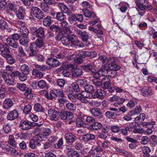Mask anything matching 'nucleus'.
Here are the masks:
<instances>
[{"mask_svg":"<svg viewBox=\"0 0 157 157\" xmlns=\"http://www.w3.org/2000/svg\"><path fill=\"white\" fill-rule=\"evenodd\" d=\"M60 40L63 44L65 46H67L70 44L76 48H82L84 47L83 44L80 41L75 35L63 36L60 38Z\"/></svg>","mask_w":157,"mask_h":157,"instance_id":"f257e3e1","label":"nucleus"},{"mask_svg":"<svg viewBox=\"0 0 157 157\" xmlns=\"http://www.w3.org/2000/svg\"><path fill=\"white\" fill-rule=\"evenodd\" d=\"M82 11L85 17L94 19L93 21L89 22L90 24L94 25L98 22V20L97 19V16L94 13L91 12L88 9L86 8H84Z\"/></svg>","mask_w":157,"mask_h":157,"instance_id":"f03ea898","label":"nucleus"},{"mask_svg":"<svg viewBox=\"0 0 157 157\" xmlns=\"http://www.w3.org/2000/svg\"><path fill=\"white\" fill-rule=\"evenodd\" d=\"M30 10L31 14L36 18L41 20L44 17V14L41 10L39 8L33 6L31 7Z\"/></svg>","mask_w":157,"mask_h":157,"instance_id":"7ed1b4c3","label":"nucleus"},{"mask_svg":"<svg viewBox=\"0 0 157 157\" xmlns=\"http://www.w3.org/2000/svg\"><path fill=\"white\" fill-rule=\"evenodd\" d=\"M41 141V139L39 136L35 135L29 142V147L33 149H36L37 146H39L41 145L40 141Z\"/></svg>","mask_w":157,"mask_h":157,"instance_id":"20e7f679","label":"nucleus"},{"mask_svg":"<svg viewBox=\"0 0 157 157\" xmlns=\"http://www.w3.org/2000/svg\"><path fill=\"white\" fill-rule=\"evenodd\" d=\"M117 58L116 57L110 58L108 67L110 70L117 71L121 67L116 63Z\"/></svg>","mask_w":157,"mask_h":157,"instance_id":"39448f33","label":"nucleus"},{"mask_svg":"<svg viewBox=\"0 0 157 157\" xmlns=\"http://www.w3.org/2000/svg\"><path fill=\"white\" fill-rule=\"evenodd\" d=\"M49 116L51 120L56 121L59 118V112H58L54 108H52L48 111Z\"/></svg>","mask_w":157,"mask_h":157,"instance_id":"423d86ee","label":"nucleus"},{"mask_svg":"<svg viewBox=\"0 0 157 157\" xmlns=\"http://www.w3.org/2000/svg\"><path fill=\"white\" fill-rule=\"evenodd\" d=\"M44 31V28L40 27L33 33L32 36L33 38L38 37V38L45 39Z\"/></svg>","mask_w":157,"mask_h":157,"instance_id":"0eeeda50","label":"nucleus"},{"mask_svg":"<svg viewBox=\"0 0 157 157\" xmlns=\"http://www.w3.org/2000/svg\"><path fill=\"white\" fill-rule=\"evenodd\" d=\"M76 33L78 37L84 42L88 41L89 39V33L85 31H82L79 29H76L75 30Z\"/></svg>","mask_w":157,"mask_h":157,"instance_id":"6e6552de","label":"nucleus"},{"mask_svg":"<svg viewBox=\"0 0 157 157\" xmlns=\"http://www.w3.org/2000/svg\"><path fill=\"white\" fill-rule=\"evenodd\" d=\"M109 110L107 111L105 113V115L108 119H113L115 118L119 113L118 109L115 108H110Z\"/></svg>","mask_w":157,"mask_h":157,"instance_id":"1a4fd4ad","label":"nucleus"},{"mask_svg":"<svg viewBox=\"0 0 157 157\" xmlns=\"http://www.w3.org/2000/svg\"><path fill=\"white\" fill-rule=\"evenodd\" d=\"M106 94L105 91L101 89H98L92 93L91 96L94 98H98L102 100L104 98V96Z\"/></svg>","mask_w":157,"mask_h":157,"instance_id":"9d476101","label":"nucleus"},{"mask_svg":"<svg viewBox=\"0 0 157 157\" xmlns=\"http://www.w3.org/2000/svg\"><path fill=\"white\" fill-rule=\"evenodd\" d=\"M153 93L152 88L148 86H144L141 90V94L144 97H147L152 95Z\"/></svg>","mask_w":157,"mask_h":157,"instance_id":"9b49d317","label":"nucleus"},{"mask_svg":"<svg viewBox=\"0 0 157 157\" xmlns=\"http://www.w3.org/2000/svg\"><path fill=\"white\" fill-rule=\"evenodd\" d=\"M64 137L67 144L73 143L77 139L76 135L71 132L66 133L64 135Z\"/></svg>","mask_w":157,"mask_h":157,"instance_id":"f8f14e48","label":"nucleus"},{"mask_svg":"<svg viewBox=\"0 0 157 157\" xmlns=\"http://www.w3.org/2000/svg\"><path fill=\"white\" fill-rule=\"evenodd\" d=\"M47 63L49 66L53 67H57L60 65V63L57 59L50 58L46 60Z\"/></svg>","mask_w":157,"mask_h":157,"instance_id":"ddd939ff","label":"nucleus"},{"mask_svg":"<svg viewBox=\"0 0 157 157\" xmlns=\"http://www.w3.org/2000/svg\"><path fill=\"white\" fill-rule=\"evenodd\" d=\"M108 71V70L106 69V66L105 65H102L99 71L95 73L94 77L96 79L99 78L101 76L107 74Z\"/></svg>","mask_w":157,"mask_h":157,"instance_id":"4468645a","label":"nucleus"},{"mask_svg":"<svg viewBox=\"0 0 157 157\" xmlns=\"http://www.w3.org/2000/svg\"><path fill=\"white\" fill-rule=\"evenodd\" d=\"M59 115L61 119L63 120H70L74 117L72 113L66 111L61 112Z\"/></svg>","mask_w":157,"mask_h":157,"instance_id":"2eb2a0df","label":"nucleus"},{"mask_svg":"<svg viewBox=\"0 0 157 157\" xmlns=\"http://www.w3.org/2000/svg\"><path fill=\"white\" fill-rule=\"evenodd\" d=\"M136 121L134 122H131L129 124V126L131 128L133 129V132L134 133H142L144 132V130L142 128H137V127H139L140 126L139 124L136 122Z\"/></svg>","mask_w":157,"mask_h":157,"instance_id":"dca6fc26","label":"nucleus"},{"mask_svg":"<svg viewBox=\"0 0 157 157\" xmlns=\"http://www.w3.org/2000/svg\"><path fill=\"white\" fill-rule=\"evenodd\" d=\"M16 15L17 18L21 20H22L25 18L26 14V10L23 6H20L17 10V11Z\"/></svg>","mask_w":157,"mask_h":157,"instance_id":"f3484780","label":"nucleus"},{"mask_svg":"<svg viewBox=\"0 0 157 157\" xmlns=\"http://www.w3.org/2000/svg\"><path fill=\"white\" fill-rule=\"evenodd\" d=\"M91 114L95 117H98L99 119L102 118L103 116L101 115L102 111L99 108H93L90 110Z\"/></svg>","mask_w":157,"mask_h":157,"instance_id":"a211bd4d","label":"nucleus"},{"mask_svg":"<svg viewBox=\"0 0 157 157\" xmlns=\"http://www.w3.org/2000/svg\"><path fill=\"white\" fill-rule=\"evenodd\" d=\"M19 113L16 109H14L10 111L7 116V119L9 121H12L17 118Z\"/></svg>","mask_w":157,"mask_h":157,"instance_id":"6ab92c4d","label":"nucleus"},{"mask_svg":"<svg viewBox=\"0 0 157 157\" xmlns=\"http://www.w3.org/2000/svg\"><path fill=\"white\" fill-rule=\"evenodd\" d=\"M84 115L78 117L76 120V125L79 127H84L86 126Z\"/></svg>","mask_w":157,"mask_h":157,"instance_id":"aec40b11","label":"nucleus"},{"mask_svg":"<svg viewBox=\"0 0 157 157\" xmlns=\"http://www.w3.org/2000/svg\"><path fill=\"white\" fill-rule=\"evenodd\" d=\"M102 85L104 90L109 88L111 85V81L110 79L105 77L101 79Z\"/></svg>","mask_w":157,"mask_h":157,"instance_id":"412c9836","label":"nucleus"},{"mask_svg":"<svg viewBox=\"0 0 157 157\" xmlns=\"http://www.w3.org/2000/svg\"><path fill=\"white\" fill-rule=\"evenodd\" d=\"M82 68L86 71H91L93 73H95L96 71L94 69V66L92 62H90L84 65L82 67Z\"/></svg>","mask_w":157,"mask_h":157,"instance_id":"4be33fe9","label":"nucleus"},{"mask_svg":"<svg viewBox=\"0 0 157 157\" xmlns=\"http://www.w3.org/2000/svg\"><path fill=\"white\" fill-rule=\"evenodd\" d=\"M19 127L23 130H28L30 129L29 121L28 120H21L20 123Z\"/></svg>","mask_w":157,"mask_h":157,"instance_id":"5701e85b","label":"nucleus"},{"mask_svg":"<svg viewBox=\"0 0 157 157\" xmlns=\"http://www.w3.org/2000/svg\"><path fill=\"white\" fill-rule=\"evenodd\" d=\"M95 138V136L94 135L88 133L83 135L82 136V140L84 142H87L94 140Z\"/></svg>","mask_w":157,"mask_h":157,"instance_id":"b1692460","label":"nucleus"},{"mask_svg":"<svg viewBox=\"0 0 157 157\" xmlns=\"http://www.w3.org/2000/svg\"><path fill=\"white\" fill-rule=\"evenodd\" d=\"M13 103L12 100L10 98L6 99L3 104V108L5 109H9L13 105Z\"/></svg>","mask_w":157,"mask_h":157,"instance_id":"393cba45","label":"nucleus"},{"mask_svg":"<svg viewBox=\"0 0 157 157\" xmlns=\"http://www.w3.org/2000/svg\"><path fill=\"white\" fill-rule=\"evenodd\" d=\"M103 126L102 124L99 122L94 121L90 126V128L92 130H100Z\"/></svg>","mask_w":157,"mask_h":157,"instance_id":"a878e982","label":"nucleus"},{"mask_svg":"<svg viewBox=\"0 0 157 157\" xmlns=\"http://www.w3.org/2000/svg\"><path fill=\"white\" fill-rule=\"evenodd\" d=\"M10 52L9 50V46L8 44H7L6 46L4 47L1 51L0 52V54L3 57H6L8 56Z\"/></svg>","mask_w":157,"mask_h":157,"instance_id":"bb28decb","label":"nucleus"},{"mask_svg":"<svg viewBox=\"0 0 157 157\" xmlns=\"http://www.w3.org/2000/svg\"><path fill=\"white\" fill-rule=\"evenodd\" d=\"M142 111L141 107L140 105L137 106L133 110L130 111L128 113V115H133L139 114Z\"/></svg>","mask_w":157,"mask_h":157,"instance_id":"cd10ccee","label":"nucleus"},{"mask_svg":"<svg viewBox=\"0 0 157 157\" xmlns=\"http://www.w3.org/2000/svg\"><path fill=\"white\" fill-rule=\"evenodd\" d=\"M44 39L38 38L35 42L31 44L35 45L36 48H40L44 45Z\"/></svg>","mask_w":157,"mask_h":157,"instance_id":"c85d7f7f","label":"nucleus"},{"mask_svg":"<svg viewBox=\"0 0 157 157\" xmlns=\"http://www.w3.org/2000/svg\"><path fill=\"white\" fill-rule=\"evenodd\" d=\"M146 0H136L135 3L138 8L142 11L145 10L144 5L145 3Z\"/></svg>","mask_w":157,"mask_h":157,"instance_id":"c756f323","label":"nucleus"},{"mask_svg":"<svg viewBox=\"0 0 157 157\" xmlns=\"http://www.w3.org/2000/svg\"><path fill=\"white\" fill-rule=\"evenodd\" d=\"M6 41L9 45L14 48H16L18 46V44L16 41L10 37L6 39Z\"/></svg>","mask_w":157,"mask_h":157,"instance_id":"7c9ffc66","label":"nucleus"},{"mask_svg":"<svg viewBox=\"0 0 157 157\" xmlns=\"http://www.w3.org/2000/svg\"><path fill=\"white\" fill-rule=\"evenodd\" d=\"M35 45L31 44L30 46V50L29 51V56L32 57L36 56L37 54V48H36Z\"/></svg>","mask_w":157,"mask_h":157,"instance_id":"2f4dec72","label":"nucleus"},{"mask_svg":"<svg viewBox=\"0 0 157 157\" xmlns=\"http://www.w3.org/2000/svg\"><path fill=\"white\" fill-rule=\"evenodd\" d=\"M82 71L81 68H76L72 72V75L74 78H77L81 75Z\"/></svg>","mask_w":157,"mask_h":157,"instance_id":"473e14b6","label":"nucleus"},{"mask_svg":"<svg viewBox=\"0 0 157 157\" xmlns=\"http://www.w3.org/2000/svg\"><path fill=\"white\" fill-rule=\"evenodd\" d=\"M37 85L39 87L42 89H47L48 88V85L46 82L44 80H41L38 82Z\"/></svg>","mask_w":157,"mask_h":157,"instance_id":"72a5a7b5","label":"nucleus"},{"mask_svg":"<svg viewBox=\"0 0 157 157\" xmlns=\"http://www.w3.org/2000/svg\"><path fill=\"white\" fill-rule=\"evenodd\" d=\"M32 75L35 77L41 78L43 77L42 73L38 69H33L32 71Z\"/></svg>","mask_w":157,"mask_h":157,"instance_id":"f704fd0d","label":"nucleus"},{"mask_svg":"<svg viewBox=\"0 0 157 157\" xmlns=\"http://www.w3.org/2000/svg\"><path fill=\"white\" fill-rule=\"evenodd\" d=\"M8 143L13 147H17V143L14 140V137L13 135H10L9 136Z\"/></svg>","mask_w":157,"mask_h":157,"instance_id":"c9c22d12","label":"nucleus"},{"mask_svg":"<svg viewBox=\"0 0 157 157\" xmlns=\"http://www.w3.org/2000/svg\"><path fill=\"white\" fill-rule=\"evenodd\" d=\"M50 129L49 128H47L45 129L43 132H42L41 134H40L36 135L35 136H39L40 137L41 139V141L42 140V138H46L47 136H48L50 132Z\"/></svg>","mask_w":157,"mask_h":157,"instance_id":"e433bc0d","label":"nucleus"},{"mask_svg":"<svg viewBox=\"0 0 157 157\" xmlns=\"http://www.w3.org/2000/svg\"><path fill=\"white\" fill-rule=\"evenodd\" d=\"M21 69L22 73L25 75H28L30 72V69L29 66L26 64H24L21 67Z\"/></svg>","mask_w":157,"mask_h":157,"instance_id":"4c0bfd02","label":"nucleus"},{"mask_svg":"<svg viewBox=\"0 0 157 157\" xmlns=\"http://www.w3.org/2000/svg\"><path fill=\"white\" fill-rule=\"evenodd\" d=\"M29 40L28 36H22L19 40V43L23 46H25L28 44Z\"/></svg>","mask_w":157,"mask_h":157,"instance_id":"58836bf2","label":"nucleus"},{"mask_svg":"<svg viewBox=\"0 0 157 157\" xmlns=\"http://www.w3.org/2000/svg\"><path fill=\"white\" fill-rule=\"evenodd\" d=\"M35 67L36 68L38 69L39 71H45L47 70H50L51 69L50 67L45 65H40L36 64L35 65Z\"/></svg>","mask_w":157,"mask_h":157,"instance_id":"ea45409f","label":"nucleus"},{"mask_svg":"<svg viewBox=\"0 0 157 157\" xmlns=\"http://www.w3.org/2000/svg\"><path fill=\"white\" fill-rule=\"evenodd\" d=\"M11 125L9 123L5 124L3 126V129L6 134L10 133L12 130Z\"/></svg>","mask_w":157,"mask_h":157,"instance_id":"a19ab883","label":"nucleus"},{"mask_svg":"<svg viewBox=\"0 0 157 157\" xmlns=\"http://www.w3.org/2000/svg\"><path fill=\"white\" fill-rule=\"evenodd\" d=\"M84 89L85 91L89 93V94H90L91 95V94L95 91L94 86L87 84L84 86Z\"/></svg>","mask_w":157,"mask_h":157,"instance_id":"79ce46f5","label":"nucleus"},{"mask_svg":"<svg viewBox=\"0 0 157 157\" xmlns=\"http://www.w3.org/2000/svg\"><path fill=\"white\" fill-rule=\"evenodd\" d=\"M63 140L62 138H60L57 142L54 145V148L55 149H61L63 147Z\"/></svg>","mask_w":157,"mask_h":157,"instance_id":"37998d69","label":"nucleus"},{"mask_svg":"<svg viewBox=\"0 0 157 157\" xmlns=\"http://www.w3.org/2000/svg\"><path fill=\"white\" fill-rule=\"evenodd\" d=\"M45 96L49 100H53L56 98V93L52 90H51L49 93L46 94Z\"/></svg>","mask_w":157,"mask_h":157,"instance_id":"c03bdc74","label":"nucleus"},{"mask_svg":"<svg viewBox=\"0 0 157 157\" xmlns=\"http://www.w3.org/2000/svg\"><path fill=\"white\" fill-rule=\"evenodd\" d=\"M68 21L71 23L74 21H76V14H74L73 13L69 12L67 13Z\"/></svg>","mask_w":157,"mask_h":157,"instance_id":"a18cd8bd","label":"nucleus"},{"mask_svg":"<svg viewBox=\"0 0 157 157\" xmlns=\"http://www.w3.org/2000/svg\"><path fill=\"white\" fill-rule=\"evenodd\" d=\"M66 16L62 12H57V15L56 19L59 21H62L66 20Z\"/></svg>","mask_w":157,"mask_h":157,"instance_id":"49530a36","label":"nucleus"},{"mask_svg":"<svg viewBox=\"0 0 157 157\" xmlns=\"http://www.w3.org/2000/svg\"><path fill=\"white\" fill-rule=\"evenodd\" d=\"M34 110L36 112H43L44 109L40 103H36L34 106Z\"/></svg>","mask_w":157,"mask_h":157,"instance_id":"de8ad7c7","label":"nucleus"},{"mask_svg":"<svg viewBox=\"0 0 157 157\" xmlns=\"http://www.w3.org/2000/svg\"><path fill=\"white\" fill-rule=\"evenodd\" d=\"M6 91V88L4 85L0 84V98L3 99L5 97V93Z\"/></svg>","mask_w":157,"mask_h":157,"instance_id":"09e8293b","label":"nucleus"},{"mask_svg":"<svg viewBox=\"0 0 157 157\" xmlns=\"http://www.w3.org/2000/svg\"><path fill=\"white\" fill-rule=\"evenodd\" d=\"M69 157H81L80 153L76 150L70 151L68 153Z\"/></svg>","mask_w":157,"mask_h":157,"instance_id":"8fccbe9b","label":"nucleus"},{"mask_svg":"<svg viewBox=\"0 0 157 157\" xmlns=\"http://www.w3.org/2000/svg\"><path fill=\"white\" fill-rule=\"evenodd\" d=\"M32 92V90L31 89L27 88L24 93L25 96L28 99H32L33 97V94Z\"/></svg>","mask_w":157,"mask_h":157,"instance_id":"3c124183","label":"nucleus"},{"mask_svg":"<svg viewBox=\"0 0 157 157\" xmlns=\"http://www.w3.org/2000/svg\"><path fill=\"white\" fill-rule=\"evenodd\" d=\"M43 123L42 122H40L39 123H36V122H33L29 121V124L30 125V128H31V127H35L37 126L38 127H36L35 128V130L37 131L38 132H39L40 131V129L39 128V127H40L41 125H42L43 124Z\"/></svg>","mask_w":157,"mask_h":157,"instance_id":"603ef678","label":"nucleus"},{"mask_svg":"<svg viewBox=\"0 0 157 157\" xmlns=\"http://www.w3.org/2000/svg\"><path fill=\"white\" fill-rule=\"evenodd\" d=\"M20 32L22 36H28L29 31L27 28L25 27H21Z\"/></svg>","mask_w":157,"mask_h":157,"instance_id":"864d4df0","label":"nucleus"},{"mask_svg":"<svg viewBox=\"0 0 157 157\" xmlns=\"http://www.w3.org/2000/svg\"><path fill=\"white\" fill-rule=\"evenodd\" d=\"M51 17L50 16H47L43 20V24L44 25L46 26H50L51 23Z\"/></svg>","mask_w":157,"mask_h":157,"instance_id":"5fc2aeb1","label":"nucleus"},{"mask_svg":"<svg viewBox=\"0 0 157 157\" xmlns=\"http://www.w3.org/2000/svg\"><path fill=\"white\" fill-rule=\"evenodd\" d=\"M76 82L80 86V87L82 88H84V86L87 84V82L85 79H79L76 81Z\"/></svg>","mask_w":157,"mask_h":157,"instance_id":"6e6d98bb","label":"nucleus"},{"mask_svg":"<svg viewBox=\"0 0 157 157\" xmlns=\"http://www.w3.org/2000/svg\"><path fill=\"white\" fill-rule=\"evenodd\" d=\"M6 59V60L8 63L10 64H13L15 62V59L11 55L9 54L6 57H4Z\"/></svg>","mask_w":157,"mask_h":157,"instance_id":"4d7b16f0","label":"nucleus"},{"mask_svg":"<svg viewBox=\"0 0 157 157\" xmlns=\"http://www.w3.org/2000/svg\"><path fill=\"white\" fill-rule=\"evenodd\" d=\"M5 83L8 86L13 85L14 84V78L12 77H8L5 81Z\"/></svg>","mask_w":157,"mask_h":157,"instance_id":"13d9d810","label":"nucleus"},{"mask_svg":"<svg viewBox=\"0 0 157 157\" xmlns=\"http://www.w3.org/2000/svg\"><path fill=\"white\" fill-rule=\"evenodd\" d=\"M97 60L101 61L103 64H107L109 62V60L108 58L105 56H100L97 59Z\"/></svg>","mask_w":157,"mask_h":157,"instance_id":"bf43d9fd","label":"nucleus"},{"mask_svg":"<svg viewBox=\"0 0 157 157\" xmlns=\"http://www.w3.org/2000/svg\"><path fill=\"white\" fill-rule=\"evenodd\" d=\"M71 86L74 91L76 92H78L80 91V87L77 82H73L71 84Z\"/></svg>","mask_w":157,"mask_h":157,"instance_id":"052dcab7","label":"nucleus"},{"mask_svg":"<svg viewBox=\"0 0 157 157\" xmlns=\"http://www.w3.org/2000/svg\"><path fill=\"white\" fill-rule=\"evenodd\" d=\"M58 8L60 9L63 13H68V9L67 6L63 3H59Z\"/></svg>","mask_w":157,"mask_h":157,"instance_id":"680f3d73","label":"nucleus"},{"mask_svg":"<svg viewBox=\"0 0 157 157\" xmlns=\"http://www.w3.org/2000/svg\"><path fill=\"white\" fill-rule=\"evenodd\" d=\"M110 129L113 133H118L120 131V128L117 125H109Z\"/></svg>","mask_w":157,"mask_h":157,"instance_id":"e2e57ef3","label":"nucleus"},{"mask_svg":"<svg viewBox=\"0 0 157 157\" xmlns=\"http://www.w3.org/2000/svg\"><path fill=\"white\" fill-rule=\"evenodd\" d=\"M145 118V115L144 113H142L139 115L135 118V121H139L143 122Z\"/></svg>","mask_w":157,"mask_h":157,"instance_id":"0e129e2a","label":"nucleus"},{"mask_svg":"<svg viewBox=\"0 0 157 157\" xmlns=\"http://www.w3.org/2000/svg\"><path fill=\"white\" fill-rule=\"evenodd\" d=\"M40 6L41 9L45 12H48L49 10L50 7L46 3H41Z\"/></svg>","mask_w":157,"mask_h":157,"instance_id":"69168bd1","label":"nucleus"},{"mask_svg":"<svg viewBox=\"0 0 157 157\" xmlns=\"http://www.w3.org/2000/svg\"><path fill=\"white\" fill-rule=\"evenodd\" d=\"M85 120V122H86L88 123L93 124L95 121V120L93 117L90 116H87L86 115H84Z\"/></svg>","mask_w":157,"mask_h":157,"instance_id":"338daca9","label":"nucleus"},{"mask_svg":"<svg viewBox=\"0 0 157 157\" xmlns=\"http://www.w3.org/2000/svg\"><path fill=\"white\" fill-rule=\"evenodd\" d=\"M56 93V98H64L65 97V94L63 92V90L61 89H57L55 90Z\"/></svg>","mask_w":157,"mask_h":157,"instance_id":"774afa93","label":"nucleus"}]
</instances>
